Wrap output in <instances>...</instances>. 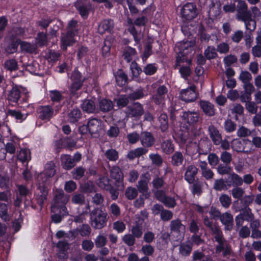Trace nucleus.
<instances>
[{"label": "nucleus", "instance_id": "obj_1", "mask_svg": "<svg viewBox=\"0 0 261 261\" xmlns=\"http://www.w3.org/2000/svg\"><path fill=\"white\" fill-rule=\"evenodd\" d=\"M217 244L215 246V253L223 257L229 258L232 253L231 245L224 238L222 232L214 236Z\"/></svg>", "mask_w": 261, "mask_h": 261}, {"label": "nucleus", "instance_id": "obj_2", "mask_svg": "<svg viewBox=\"0 0 261 261\" xmlns=\"http://www.w3.org/2000/svg\"><path fill=\"white\" fill-rule=\"evenodd\" d=\"M89 215L90 224L94 229H100L106 225L108 214L105 211L96 207L91 211Z\"/></svg>", "mask_w": 261, "mask_h": 261}, {"label": "nucleus", "instance_id": "obj_3", "mask_svg": "<svg viewBox=\"0 0 261 261\" xmlns=\"http://www.w3.org/2000/svg\"><path fill=\"white\" fill-rule=\"evenodd\" d=\"M170 229L171 236L174 238V241H180L184 237L185 226L182 224L179 219L172 220L170 223Z\"/></svg>", "mask_w": 261, "mask_h": 261}, {"label": "nucleus", "instance_id": "obj_4", "mask_svg": "<svg viewBox=\"0 0 261 261\" xmlns=\"http://www.w3.org/2000/svg\"><path fill=\"white\" fill-rule=\"evenodd\" d=\"M55 167V163L53 162L47 163L45 165L44 171L38 175L37 182L49 185L51 178L56 173Z\"/></svg>", "mask_w": 261, "mask_h": 261}, {"label": "nucleus", "instance_id": "obj_5", "mask_svg": "<svg viewBox=\"0 0 261 261\" xmlns=\"http://www.w3.org/2000/svg\"><path fill=\"white\" fill-rule=\"evenodd\" d=\"M69 199V195L65 194L62 190H56L51 202V211H55V209L59 207L65 208L64 206L68 202Z\"/></svg>", "mask_w": 261, "mask_h": 261}, {"label": "nucleus", "instance_id": "obj_6", "mask_svg": "<svg viewBox=\"0 0 261 261\" xmlns=\"http://www.w3.org/2000/svg\"><path fill=\"white\" fill-rule=\"evenodd\" d=\"M198 14L196 6L191 3L185 4L180 10V15L183 21H190Z\"/></svg>", "mask_w": 261, "mask_h": 261}, {"label": "nucleus", "instance_id": "obj_7", "mask_svg": "<svg viewBox=\"0 0 261 261\" xmlns=\"http://www.w3.org/2000/svg\"><path fill=\"white\" fill-rule=\"evenodd\" d=\"M48 185L37 182V190L38 193L36 194L35 200L37 203L39 205L40 208H42L44 203L46 202L47 195L49 191Z\"/></svg>", "mask_w": 261, "mask_h": 261}, {"label": "nucleus", "instance_id": "obj_8", "mask_svg": "<svg viewBox=\"0 0 261 261\" xmlns=\"http://www.w3.org/2000/svg\"><path fill=\"white\" fill-rule=\"evenodd\" d=\"M195 86L192 85L186 89L181 90L179 95L180 99L186 102L195 101L197 98V94L195 92Z\"/></svg>", "mask_w": 261, "mask_h": 261}, {"label": "nucleus", "instance_id": "obj_9", "mask_svg": "<svg viewBox=\"0 0 261 261\" xmlns=\"http://www.w3.org/2000/svg\"><path fill=\"white\" fill-rule=\"evenodd\" d=\"M150 180V175L148 172L143 174L141 175L140 179L138 181L137 188L138 190L142 193L146 198L149 196L148 191V183Z\"/></svg>", "mask_w": 261, "mask_h": 261}, {"label": "nucleus", "instance_id": "obj_10", "mask_svg": "<svg viewBox=\"0 0 261 261\" xmlns=\"http://www.w3.org/2000/svg\"><path fill=\"white\" fill-rule=\"evenodd\" d=\"M181 118L189 125H194L201 119L198 111L189 110L183 112Z\"/></svg>", "mask_w": 261, "mask_h": 261}, {"label": "nucleus", "instance_id": "obj_11", "mask_svg": "<svg viewBox=\"0 0 261 261\" xmlns=\"http://www.w3.org/2000/svg\"><path fill=\"white\" fill-rule=\"evenodd\" d=\"M74 6L83 18H86L88 16L91 9V5L87 0H77Z\"/></svg>", "mask_w": 261, "mask_h": 261}, {"label": "nucleus", "instance_id": "obj_12", "mask_svg": "<svg viewBox=\"0 0 261 261\" xmlns=\"http://www.w3.org/2000/svg\"><path fill=\"white\" fill-rule=\"evenodd\" d=\"M237 13L236 18L238 20H241L251 15L248 9V6L244 1L239 2L238 4Z\"/></svg>", "mask_w": 261, "mask_h": 261}, {"label": "nucleus", "instance_id": "obj_13", "mask_svg": "<svg viewBox=\"0 0 261 261\" xmlns=\"http://www.w3.org/2000/svg\"><path fill=\"white\" fill-rule=\"evenodd\" d=\"M140 141L144 148L150 147L154 144L155 138L150 132L144 131L140 134Z\"/></svg>", "mask_w": 261, "mask_h": 261}, {"label": "nucleus", "instance_id": "obj_14", "mask_svg": "<svg viewBox=\"0 0 261 261\" xmlns=\"http://www.w3.org/2000/svg\"><path fill=\"white\" fill-rule=\"evenodd\" d=\"M128 114L132 117L139 119L144 113L142 105L139 102H135L128 107Z\"/></svg>", "mask_w": 261, "mask_h": 261}, {"label": "nucleus", "instance_id": "obj_15", "mask_svg": "<svg viewBox=\"0 0 261 261\" xmlns=\"http://www.w3.org/2000/svg\"><path fill=\"white\" fill-rule=\"evenodd\" d=\"M89 133L91 136L97 135L101 129L102 121L97 118H92L88 122Z\"/></svg>", "mask_w": 261, "mask_h": 261}, {"label": "nucleus", "instance_id": "obj_16", "mask_svg": "<svg viewBox=\"0 0 261 261\" xmlns=\"http://www.w3.org/2000/svg\"><path fill=\"white\" fill-rule=\"evenodd\" d=\"M168 90L166 86L164 85L160 86L156 90V93L152 97V101L156 105L162 103L165 100V96Z\"/></svg>", "mask_w": 261, "mask_h": 261}, {"label": "nucleus", "instance_id": "obj_17", "mask_svg": "<svg viewBox=\"0 0 261 261\" xmlns=\"http://www.w3.org/2000/svg\"><path fill=\"white\" fill-rule=\"evenodd\" d=\"M220 220L225 226V229L230 231L233 228V218L229 212H225L221 215Z\"/></svg>", "mask_w": 261, "mask_h": 261}, {"label": "nucleus", "instance_id": "obj_18", "mask_svg": "<svg viewBox=\"0 0 261 261\" xmlns=\"http://www.w3.org/2000/svg\"><path fill=\"white\" fill-rule=\"evenodd\" d=\"M138 221H136L132 225L130 232L136 239H139L142 237L143 234V228L142 223L144 221L143 219H141L140 217H138Z\"/></svg>", "mask_w": 261, "mask_h": 261}, {"label": "nucleus", "instance_id": "obj_19", "mask_svg": "<svg viewBox=\"0 0 261 261\" xmlns=\"http://www.w3.org/2000/svg\"><path fill=\"white\" fill-rule=\"evenodd\" d=\"M114 26L113 20L110 19H105L99 24L97 31L100 34H103L106 32H111Z\"/></svg>", "mask_w": 261, "mask_h": 261}, {"label": "nucleus", "instance_id": "obj_20", "mask_svg": "<svg viewBox=\"0 0 261 261\" xmlns=\"http://www.w3.org/2000/svg\"><path fill=\"white\" fill-rule=\"evenodd\" d=\"M199 167L200 169L201 175L203 178L207 180L213 178L214 173L208 168L207 164L205 161H200L199 162Z\"/></svg>", "mask_w": 261, "mask_h": 261}, {"label": "nucleus", "instance_id": "obj_21", "mask_svg": "<svg viewBox=\"0 0 261 261\" xmlns=\"http://www.w3.org/2000/svg\"><path fill=\"white\" fill-rule=\"evenodd\" d=\"M75 34H73L71 30L68 31L65 34H62L61 37L62 47L64 49H66L67 47L73 44L75 40L74 37Z\"/></svg>", "mask_w": 261, "mask_h": 261}, {"label": "nucleus", "instance_id": "obj_22", "mask_svg": "<svg viewBox=\"0 0 261 261\" xmlns=\"http://www.w3.org/2000/svg\"><path fill=\"white\" fill-rule=\"evenodd\" d=\"M38 112L41 119L49 120L53 115L54 110L49 106H43L38 108Z\"/></svg>", "mask_w": 261, "mask_h": 261}, {"label": "nucleus", "instance_id": "obj_23", "mask_svg": "<svg viewBox=\"0 0 261 261\" xmlns=\"http://www.w3.org/2000/svg\"><path fill=\"white\" fill-rule=\"evenodd\" d=\"M198 173V168L193 165L188 166L184 175L185 179L189 184H192L195 181V177Z\"/></svg>", "mask_w": 261, "mask_h": 261}, {"label": "nucleus", "instance_id": "obj_24", "mask_svg": "<svg viewBox=\"0 0 261 261\" xmlns=\"http://www.w3.org/2000/svg\"><path fill=\"white\" fill-rule=\"evenodd\" d=\"M210 137L215 145H218L221 142L222 136L219 130L213 125L208 128Z\"/></svg>", "mask_w": 261, "mask_h": 261}, {"label": "nucleus", "instance_id": "obj_25", "mask_svg": "<svg viewBox=\"0 0 261 261\" xmlns=\"http://www.w3.org/2000/svg\"><path fill=\"white\" fill-rule=\"evenodd\" d=\"M127 22L129 25L128 31L133 36L135 42L136 43L139 42L142 37L141 31L135 28L134 21L130 18L127 19Z\"/></svg>", "mask_w": 261, "mask_h": 261}, {"label": "nucleus", "instance_id": "obj_26", "mask_svg": "<svg viewBox=\"0 0 261 261\" xmlns=\"http://www.w3.org/2000/svg\"><path fill=\"white\" fill-rule=\"evenodd\" d=\"M231 186V183H228L223 178L217 179L213 185V189L217 191H226Z\"/></svg>", "mask_w": 261, "mask_h": 261}, {"label": "nucleus", "instance_id": "obj_27", "mask_svg": "<svg viewBox=\"0 0 261 261\" xmlns=\"http://www.w3.org/2000/svg\"><path fill=\"white\" fill-rule=\"evenodd\" d=\"M110 176L116 182L121 183L123 180V174L121 169L117 166H113L110 169Z\"/></svg>", "mask_w": 261, "mask_h": 261}, {"label": "nucleus", "instance_id": "obj_28", "mask_svg": "<svg viewBox=\"0 0 261 261\" xmlns=\"http://www.w3.org/2000/svg\"><path fill=\"white\" fill-rule=\"evenodd\" d=\"M203 222L204 225L211 230L212 234L214 236L222 232L220 227L214 224L207 216L204 217Z\"/></svg>", "mask_w": 261, "mask_h": 261}, {"label": "nucleus", "instance_id": "obj_29", "mask_svg": "<svg viewBox=\"0 0 261 261\" xmlns=\"http://www.w3.org/2000/svg\"><path fill=\"white\" fill-rule=\"evenodd\" d=\"M203 142H200L199 144H197L195 142H190L187 145L186 148V152L189 155H193L197 152L202 153L200 151V147Z\"/></svg>", "mask_w": 261, "mask_h": 261}, {"label": "nucleus", "instance_id": "obj_30", "mask_svg": "<svg viewBox=\"0 0 261 261\" xmlns=\"http://www.w3.org/2000/svg\"><path fill=\"white\" fill-rule=\"evenodd\" d=\"M200 108L203 112L207 116H213L215 115L214 105L207 101H201L199 103Z\"/></svg>", "mask_w": 261, "mask_h": 261}, {"label": "nucleus", "instance_id": "obj_31", "mask_svg": "<svg viewBox=\"0 0 261 261\" xmlns=\"http://www.w3.org/2000/svg\"><path fill=\"white\" fill-rule=\"evenodd\" d=\"M98 108L100 111L106 113L111 111L114 108L112 101L107 99H102L98 102Z\"/></svg>", "mask_w": 261, "mask_h": 261}, {"label": "nucleus", "instance_id": "obj_32", "mask_svg": "<svg viewBox=\"0 0 261 261\" xmlns=\"http://www.w3.org/2000/svg\"><path fill=\"white\" fill-rule=\"evenodd\" d=\"M147 151L148 149L144 147H138L129 151L127 154V157L130 160H133L135 158H139L141 156L145 154Z\"/></svg>", "mask_w": 261, "mask_h": 261}, {"label": "nucleus", "instance_id": "obj_33", "mask_svg": "<svg viewBox=\"0 0 261 261\" xmlns=\"http://www.w3.org/2000/svg\"><path fill=\"white\" fill-rule=\"evenodd\" d=\"M152 185V191L154 190H159L164 189L166 183L165 179L162 176H160L158 175H155L152 179L151 181Z\"/></svg>", "mask_w": 261, "mask_h": 261}, {"label": "nucleus", "instance_id": "obj_34", "mask_svg": "<svg viewBox=\"0 0 261 261\" xmlns=\"http://www.w3.org/2000/svg\"><path fill=\"white\" fill-rule=\"evenodd\" d=\"M61 163L63 168L66 170H70L75 165L72 158L68 154H63L61 157Z\"/></svg>", "mask_w": 261, "mask_h": 261}, {"label": "nucleus", "instance_id": "obj_35", "mask_svg": "<svg viewBox=\"0 0 261 261\" xmlns=\"http://www.w3.org/2000/svg\"><path fill=\"white\" fill-rule=\"evenodd\" d=\"M192 250V244L190 242H184L179 245V253L182 256H189Z\"/></svg>", "mask_w": 261, "mask_h": 261}, {"label": "nucleus", "instance_id": "obj_36", "mask_svg": "<svg viewBox=\"0 0 261 261\" xmlns=\"http://www.w3.org/2000/svg\"><path fill=\"white\" fill-rule=\"evenodd\" d=\"M20 89L17 86H14L9 92L8 99L11 101L16 102L20 97Z\"/></svg>", "mask_w": 261, "mask_h": 261}, {"label": "nucleus", "instance_id": "obj_37", "mask_svg": "<svg viewBox=\"0 0 261 261\" xmlns=\"http://www.w3.org/2000/svg\"><path fill=\"white\" fill-rule=\"evenodd\" d=\"M114 75L116 82L118 86H122L126 83L127 76L122 70H118Z\"/></svg>", "mask_w": 261, "mask_h": 261}, {"label": "nucleus", "instance_id": "obj_38", "mask_svg": "<svg viewBox=\"0 0 261 261\" xmlns=\"http://www.w3.org/2000/svg\"><path fill=\"white\" fill-rule=\"evenodd\" d=\"M19 43L21 51L25 53L30 54L33 53L35 52L37 48V46L36 44H32L26 41H20Z\"/></svg>", "mask_w": 261, "mask_h": 261}, {"label": "nucleus", "instance_id": "obj_39", "mask_svg": "<svg viewBox=\"0 0 261 261\" xmlns=\"http://www.w3.org/2000/svg\"><path fill=\"white\" fill-rule=\"evenodd\" d=\"M82 109L84 112L88 113H94L96 109L94 102L92 100L86 99L82 104Z\"/></svg>", "mask_w": 261, "mask_h": 261}, {"label": "nucleus", "instance_id": "obj_40", "mask_svg": "<svg viewBox=\"0 0 261 261\" xmlns=\"http://www.w3.org/2000/svg\"><path fill=\"white\" fill-rule=\"evenodd\" d=\"M160 128L162 132H166L169 127L168 117L166 114H161L158 118Z\"/></svg>", "mask_w": 261, "mask_h": 261}, {"label": "nucleus", "instance_id": "obj_41", "mask_svg": "<svg viewBox=\"0 0 261 261\" xmlns=\"http://www.w3.org/2000/svg\"><path fill=\"white\" fill-rule=\"evenodd\" d=\"M256 130L253 129L250 130L247 127L242 126L237 130V135L239 137H246L249 136H254L256 135Z\"/></svg>", "mask_w": 261, "mask_h": 261}, {"label": "nucleus", "instance_id": "obj_42", "mask_svg": "<svg viewBox=\"0 0 261 261\" xmlns=\"http://www.w3.org/2000/svg\"><path fill=\"white\" fill-rule=\"evenodd\" d=\"M184 161V156L180 151H176L171 157V163L174 166H181Z\"/></svg>", "mask_w": 261, "mask_h": 261}, {"label": "nucleus", "instance_id": "obj_43", "mask_svg": "<svg viewBox=\"0 0 261 261\" xmlns=\"http://www.w3.org/2000/svg\"><path fill=\"white\" fill-rule=\"evenodd\" d=\"M107 243V237L103 233H99L94 240V243L97 248L105 247Z\"/></svg>", "mask_w": 261, "mask_h": 261}, {"label": "nucleus", "instance_id": "obj_44", "mask_svg": "<svg viewBox=\"0 0 261 261\" xmlns=\"http://www.w3.org/2000/svg\"><path fill=\"white\" fill-rule=\"evenodd\" d=\"M122 241L127 247L134 246L136 242V238L131 233H127L122 237Z\"/></svg>", "mask_w": 261, "mask_h": 261}, {"label": "nucleus", "instance_id": "obj_45", "mask_svg": "<svg viewBox=\"0 0 261 261\" xmlns=\"http://www.w3.org/2000/svg\"><path fill=\"white\" fill-rule=\"evenodd\" d=\"M161 148L163 151L167 154L172 153L174 150V145L169 140L164 141L162 143Z\"/></svg>", "mask_w": 261, "mask_h": 261}, {"label": "nucleus", "instance_id": "obj_46", "mask_svg": "<svg viewBox=\"0 0 261 261\" xmlns=\"http://www.w3.org/2000/svg\"><path fill=\"white\" fill-rule=\"evenodd\" d=\"M104 155L107 160L111 162H116L119 158L118 152L113 148L107 150Z\"/></svg>", "mask_w": 261, "mask_h": 261}, {"label": "nucleus", "instance_id": "obj_47", "mask_svg": "<svg viewBox=\"0 0 261 261\" xmlns=\"http://www.w3.org/2000/svg\"><path fill=\"white\" fill-rule=\"evenodd\" d=\"M17 159L22 163H28L31 160V152L28 149H21L17 155Z\"/></svg>", "mask_w": 261, "mask_h": 261}, {"label": "nucleus", "instance_id": "obj_48", "mask_svg": "<svg viewBox=\"0 0 261 261\" xmlns=\"http://www.w3.org/2000/svg\"><path fill=\"white\" fill-rule=\"evenodd\" d=\"M241 21L244 22L246 29L250 31V32L253 31L255 29L256 22L253 19H252V15L247 17Z\"/></svg>", "mask_w": 261, "mask_h": 261}, {"label": "nucleus", "instance_id": "obj_49", "mask_svg": "<svg viewBox=\"0 0 261 261\" xmlns=\"http://www.w3.org/2000/svg\"><path fill=\"white\" fill-rule=\"evenodd\" d=\"M81 112L78 109H73L68 115V120L71 123H75L81 117Z\"/></svg>", "mask_w": 261, "mask_h": 261}, {"label": "nucleus", "instance_id": "obj_50", "mask_svg": "<svg viewBox=\"0 0 261 261\" xmlns=\"http://www.w3.org/2000/svg\"><path fill=\"white\" fill-rule=\"evenodd\" d=\"M6 114L8 116H10L20 122L25 120L27 117L26 115L17 110H8L6 112Z\"/></svg>", "mask_w": 261, "mask_h": 261}, {"label": "nucleus", "instance_id": "obj_51", "mask_svg": "<svg viewBox=\"0 0 261 261\" xmlns=\"http://www.w3.org/2000/svg\"><path fill=\"white\" fill-rule=\"evenodd\" d=\"M47 38L46 33L43 32L39 33L36 38V44L42 47L47 44Z\"/></svg>", "mask_w": 261, "mask_h": 261}, {"label": "nucleus", "instance_id": "obj_52", "mask_svg": "<svg viewBox=\"0 0 261 261\" xmlns=\"http://www.w3.org/2000/svg\"><path fill=\"white\" fill-rule=\"evenodd\" d=\"M83 84L81 82H72L69 87V91L70 95L75 97H78L79 95L77 91L79 90L82 87Z\"/></svg>", "mask_w": 261, "mask_h": 261}, {"label": "nucleus", "instance_id": "obj_53", "mask_svg": "<svg viewBox=\"0 0 261 261\" xmlns=\"http://www.w3.org/2000/svg\"><path fill=\"white\" fill-rule=\"evenodd\" d=\"M138 195V190L135 187H128L125 192V196L127 199L133 200L136 198Z\"/></svg>", "mask_w": 261, "mask_h": 261}, {"label": "nucleus", "instance_id": "obj_54", "mask_svg": "<svg viewBox=\"0 0 261 261\" xmlns=\"http://www.w3.org/2000/svg\"><path fill=\"white\" fill-rule=\"evenodd\" d=\"M136 54V51L134 48L130 47H127L124 51L123 57L127 62H130L133 60V57L135 56Z\"/></svg>", "mask_w": 261, "mask_h": 261}, {"label": "nucleus", "instance_id": "obj_55", "mask_svg": "<svg viewBox=\"0 0 261 261\" xmlns=\"http://www.w3.org/2000/svg\"><path fill=\"white\" fill-rule=\"evenodd\" d=\"M239 215H241L247 222L252 221L254 218V214L252 213L251 209L249 207H244L243 212Z\"/></svg>", "mask_w": 261, "mask_h": 261}, {"label": "nucleus", "instance_id": "obj_56", "mask_svg": "<svg viewBox=\"0 0 261 261\" xmlns=\"http://www.w3.org/2000/svg\"><path fill=\"white\" fill-rule=\"evenodd\" d=\"M200 224L197 220L192 219L189 223V231L192 233H198L200 229Z\"/></svg>", "mask_w": 261, "mask_h": 261}, {"label": "nucleus", "instance_id": "obj_57", "mask_svg": "<svg viewBox=\"0 0 261 261\" xmlns=\"http://www.w3.org/2000/svg\"><path fill=\"white\" fill-rule=\"evenodd\" d=\"M204 55L208 60L214 59L217 57V54L214 46H208L204 50Z\"/></svg>", "mask_w": 261, "mask_h": 261}, {"label": "nucleus", "instance_id": "obj_58", "mask_svg": "<svg viewBox=\"0 0 261 261\" xmlns=\"http://www.w3.org/2000/svg\"><path fill=\"white\" fill-rule=\"evenodd\" d=\"M97 184L100 188L106 190L110 189V187L112 186L110 184V179L107 176L100 177Z\"/></svg>", "mask_w": 261, "mask_h": 261}, {"label": "nucleus", "instance_id": "obj_59", "mask_svg": "<svg viewBox=\"0 0 261 261\" xmlns=\"http://www.w3.org/2000/svg\"><path fill=\"white\" fill-rule=\"evenodd\" d=\"M4 67L11 71H15L18 69L17 62L15 59L7 60L5 62Z\"/></svg>", "mask_w": 261, "mask_h": 261}, {"label": "nucleus", "instance_id": "obj_60", "mask_svg": "<svg viewBox=\"0 0 261 261\" xmlns=\"http://www.w3.org/2000/svg\"><path fill=\"white\" fill-rule=\"evenodd\" d=\"M192 186L191 191L193 195H196L199 196L202 193V183L200 181L196 180L194 182H193Z\"/></svg>", "mask_w": 261, "mask_h": 261}, {"label": "nucleus", "instance_id": "obj_61", "mask_svg": "<svg viewBox=\"0 0 261 261\" xmlns=\"http://www.w3.org/2000/svg\"><path fill=\"white\" fill-rule=\"evenodd\" d=\"M149 159L152 162V164L158 167H160L163 162V160L161 155L158 153H152L149 155Z\"/></svg>", "mask_w": 261, "mask_h": 261}, {"label": "nucleus", "instance_id": "obj_62", "mask_svg": "<svg viewBox=\"0 0 261 261\" xmlns=\"http://www.w3.org/2000/svg\"><path fill=\"white\" fill-rule=\"evenodd\" d=\"M238 61L237 57L234 55H228L223 59V62L225 67H230Z\"/></svg>", "mask_w": 261, "mask_h": 261}, {"label": "nucleus", "instance_id": "obj_63", "mask_svg": "<svg viewBox=\"0 0 261 261\" xmlns=\"http://www.w3.org/2000/svg\"><path fill=\"white\" fill-rule=\"evenodd\" d=\"M20 40L12 41L11 43L8 45L6 48V51L9 54H12L17 51L18 46L19 44Z\"/></svg>", "mask_w": 261, "mask_h": 261}, {"label": "nucleus", "instance_id": "obj_64", "mask_svg": "<svg viewBox=\"0 0 261 261\" xmlns=\"http://www.w3.org/2000/svg\"><path fill=\"white\" fill-rule=\"evenodd\" d=\"M193 260H202V261H212V259L206 256L205 257L204 254L201 251H195L193 253Z\"/></svg>", "mask_w": 261, "mask_h": 261}]
</instances>
